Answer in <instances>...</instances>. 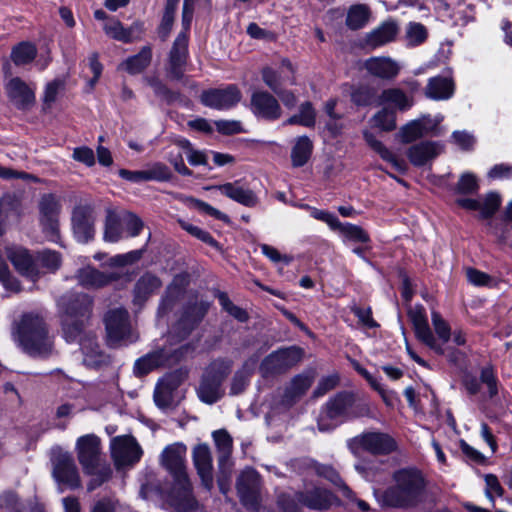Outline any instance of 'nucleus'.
Masks as SVG:
<instances>
[{
  "label": "nucleus",
  "instance_id": "nucleus-1",
  "mask_svg": "<svg viewBox=\"0 0 512 512\" xmlns=\"http://www.w3.org/2000/svg\"><path fill=\"white\" fill-rule=\"evenodd\" d=\"M93 300L84 293L69 292L57 300L63 337L68 343L79 342L83 361L87 366L98 367L105 362V355L91 335H85V327L92 314Z\"/></svg>",
  "mask_w": 512,
  "mask_h": 512
},
{
  "label": "nucleus",
  "instance_id": "nucleus-2",
  "mask_svg": "<svg viewBox=\"0 0 512 512\" xmlns=\"http://www.w3.org/2000/svg\"><path fill=\"white\" fill-rule=\"evenodd\" d=\"M425 479L416 468H400L393 472L391 485L381 496L384 506L412 509L422 503L425 493Z\"/></svg>",
  "mask_w": 512,
  "mask_h": 512
},
{
  "label": "nucleus",
  "instance_id": "nucleus-3",
  "mask_svg": "<svg viewBox=\"0 0 512 512\" xmlns=\"http://www.w3.org/2000/svg\"><path fill=\"white\" fill-rule=\"evenodd\" d=\"M187 448L182 443H173L164 448L160 462L174 478L172 494L175 505L181 512H192L197 509L198 502L192 494V486L186 473L185 458Z\"/></svg>",
  "mask_w": 512,
  "mask_h": 512
},
{
  "label": "nucleus",
  "instance_id": "nucleus-4",
  "mask_svg": "<svg viewBox=\"0 0 512 512\" xmlns=\"http://www.w3.org/2000/svg\"><path fill=\"white\" fill-rule=\"evenodd\" d=\"M75 450L83 472L93 477L87 486L89 491H93L111 478L112 469L102 458L101 442L97 436L88 434L79 437Z\"/></svg>",
  "mask_w": 512,
  "mask_h": 512
},
{
  "label": "nucleus",
  "instance_id": "nucleus-5",
  "mask_svg": "<svg viewBox=\"0 0 512 512\" xmlns=\"http://www.w3.org/2000/svg\"><path fill=\"white\" fill-rule=\"evenodd\" d=\"M17 337L23 349L32 356L46 357L53 349L47 327L42 317L29 313L22 316L17 327Z\"/></svg>",
  "mask_w": 512,
  "mask_h": 512
},
{
  "label": "nucleus",
  "instance_id": "nucleus-6",
  "mask_svg": "<svg viewBox=\"0 0 512 512\" xmlns=\"http://www.w3.org/2000/svg\"><path fill=\"white\" fill-rule=\"evenodd\" d=\"M230 371V362L224 360L214 361L207 367L197 389L198 397L202 402L213 404L224 395L222 383Z\"/></svg>",
  "mask_w": 512,
  "mask_h": 512
},
{
  "label": "nucleus",
  "instance_id": "nucleus-7",
  "mask_svg": "<svg viewBox=\"0 0 512 512\" xmlns=\"http://www.w3.org/2000/svg\"><path fill=\"white\" fill-rule=\"evenodd\" d=\"M408 316L413 324L416 337L439 355H444L452 363H458L463 353L459 350L443 348L434 337L427 321L426 312L423 306L416 305L408 311Z\"/></svg>",
  "mask_w": 512,
  "mask_h": 512
},
{
  "label": "nucleus",
  "instance_id": "nucleus-8",
  "mask_svg": "<svg viewBox=\"0 0 512 512\" xmlns=\"http://www.w3.org/2000/svg\"><path fill=\"white\" fill-rule=\"evenodd\" d=\"M303 350L297 346L280 348L267 355L260 363L259 372L265 379L288 372L301 361Z\"/></svg>",
  "mask_w": 512,
  "mask_h": 512
},
{
  "label": "nucleus",
  "instance_id": "nucleus-9",
  "mask_svg": "<svg viewBox=\"0 0 512 512\" xmlns=\"http://www.w3.org/2000/svg\"><path fill=\"white\" fill-rule=\"evenodd\" d=\"M187 349L188 348L184 346L179 349H172L171 347L165 346L154 350L136 360L134 373L137 376H143L157 368L170 367L181 360Z\"/></svg>",
  "mask_w": 512,
  "mask_h": 512
},
{
  "label": "nucleus",
  "instance_id": "nucleus-10",
  "mask_svg": "<svg viewBox=\"0 0 512 512\" xmlns=\"http://www.w3.org/2000/svg\"><path fill=\"white\" fill-rule=\"evenodd\" d=\"M353 404V397L349 394H337L322 408L318 417V429L328 432L335 429L347 418L348 410Z\"/></svg>",
  "mask_w": 512,
  "mask_h": 512
},
{
  "label": "nucleus",
  "instance_id": "nucleus-11",
  "mask_svg": "<svg viewBox=\"0 0 512 512\" xmlns=\"http://www.w3.org/2000/svg\"><path fill=\"white\" fill-rule=\"evenodd\" d=\"M348 445L354 453L359 448L374 455H388L397 450L395 439L391 435L379 431L364 432L349 440Z\"/></svg>",
  "mask_w": 512,
  "mask_h": 512
},
{
  "label": "nucleus",
  "instance_id": "nucleus-12",
  "mask_svg": "<svg viewBox=\"0 0 512 512\" xmlns=\"http://www.w3.org/2000/svg\"><path fill=\"white\" fill-rule=\"evenodd\" d=\"M52 475L55 481L64 488L77 489L81 486V479L73 456L61 450L52 456Z\"/></svg>",
  "mask_w": 512,
  "mask_h": 512
},
{
  "label": "nucleus",
  "instance_id": "nucleus-13",
  "mask_svg": "<svg viewBox=\"0 0 512 512\" xmlns=\"http://www.w3.org/2000/svg\"><path fill=\"white\" fill-rule=\"evenodd\" d=\"M236 489L242 505L257 510L261 501V478L253 468L244 469L237 478Z\"/></svg>",
  "mask_w": 512,
  "mask_h": 512
},
{
  "label": "nucleus",
  "instance_id": "nucleus-14",
  "mask_svg": "<svg viewBox=\"0 0 512 512\" xmlns=\"http://www.w3.org/2000/svg\"><path fill=\"white\" fill-rule=\"evenodd\" d=\"M105 326L110 345L131 343L135 340L131 332L129 314L124 308L110 310L105 316Z\"/></svg>",
  "mask_w": 512,
  "mask_h": 512
},
{
  "label": "nucleus",
  "instance_id": "nucleus-15",
  "mask_svg": "<svg viewBox=\"0 0 512 512\" xmlns=\"http://www.w3.org/2000/svg\"><path fill=\"white\" fill-rule=\"evenodd\" d=\"M110 449L112 459L118 469L134 465L143 454L136 439L130 435L114 437L111 440Z\"/></svg>",
  "mask_w": 512,
  "mask_h": 512
},
{
  "label": "nucleus",
  "instance_id": "nucleus-16",
  "mask_svg": "<svg viewBox=\"0 0 512 512\" xmlns=\"http://www.w3.org/2000/svg\"><path fill=\"white\" fill-rule=\"evenodd\" d=\"M242 98L240 89L229 84L224 87L208 89L202 92L201 102L203 105L217 110H227L236 106Z\"/></svg>",
  "mask_w": 512,
  "mask_h": 512
},
{
  "label": "nucleus",
  "instance_id": "nucleus-17",
  "mask_svg": "<svg viewBox=\"0 0 512 512\" xmlns=\"http://www.w3.org/2000/svg\"><path fill=\"white\" fill-rule=\"evenodd\" d=\"M95 212L90 205H78L73 209L72 230L78 242L87 243L95 235Z\"/></svg>",
  "mask_w": 512,
  "mask_h": 512
},
{
  "label": "nucleus",
  "instance_id": "nucleus-18",
  "mask_svg": "<svg viewBox=\"0 0 512 512\" xmlns=\"http://www.w3.org/2000/svg\"><path fill=\"white\" fill-rule=\"evenodd\" d=\"M265 85L273 92L278 91L284 84H296V68L288 58H282L278 69L266 66L261 70Z\"/></svg>",
  "mask_w": 512,
  "mask_h": 512
},
{
  "label": "nucleus",
  "instance_id": "nucleus-19",
  "mask_svg": "<svg viewBox=\"0 0 512 512\" xmlns=\"http://www.w3.org/2000/svg\"><path fill=\"white\" fill-rule=\"evenodd\" d=\"M6 255L14 268L22 275L35 281L39 278L41 272L36 263V259L29 251L21 246L11 245L6 247Z\"/></svg>",
  "mask_w": 512,
  "mask_h": 512
},
{
  "label": "nucleus",
  "instance_id": "nucleus-20",
  "mask_svg": "<svg viewBox=\"0 0 512 512\" xmlns=\"http://www.w3.org/2000/svg\"><path fill=\"white\" fill-rule=\"evenodd\" d=\"M119 176L132 183H141L147 181H168L172 177V172L167 165L161 162H155L143 170L131 171L120 169Z\"/></svg>",
  "mask_w": 512,
  "mask_h": 512
},
{
  "label": "nucleus",
  "instance_id": "nucleus-21",
  "mask_svg": "<svg viewBox=\"0 0 512 512\" xmlns=\"http://www.w3.org/2000/svg\"><path fill=\"white\" fill-rule=\"evenodd\" d=\"M5 92L11 103L18 109H28L35 103V87L30 86L20 77L11 78L5 84Z\"/></svg>",
  "mask_w": 512,
  "mask_h": 512
},
{
  "label": "nucleus",
  "instance_id": "nucleus-22",
  "mask_svg": "<svg viewBox=\"0 0 512 512\" xmlns=\"http://www.w3.org/2000/svg\"><path fill=\"white\" fill-rule=\"evenodd\" d=\"M443 152L444 144L442 142L426 140L410 146L406 155L411 164L421 167L430 164Z\"/></svg>",
  "mask_w": 512,
  "mask_h": 512
},
{
  "label": "nucleus",
  "instance_id": "nucleus-23",
  "mask_svg": "<svg viewBox=\"0 0 512 512\" xmlns=\"http://www.w3.org/2000/svg\"><path fill=\"white\" fill-rule=\"evenodd\" d=\"M253 113L267 120H277L282 115L278 100L267 91H255L251 96Z\"/></svg>",
  "mask_w": 512,
  "mask_h": 512
},
{
  "label": "nucleus",
  "instance_id": "nucleus-24",
  "mask_svg": "<svg viewBox=\"0 0 512 512\" xmlns=\"http://www.w3.org/2000/svg\"><path fill=\"white\" fill-rule=\"evenodd\" d=\"M193 462L202 485L211 491L214 486L212 456L208 445L199 444L193 449Z\"/></svg>",
  "mask_w": 512,
  "mask_h": 512
},
{
  "label": "nucleus",
  "instance_id": "nucleus-25",
  "mask_svg": "<svg viewBox=\"0 0 512 512\" xmlns=\"http://www.w3.org/2000/svg\"><path fill=\"white\" fill-rule=\"evenodd\" d=\"M188 57V37L181 32L175 39L169 54V73L175 79L183 76Z\"/></svg>",
  "mask_w": 512,
  "mask_h": 512
},
{
  "label": "nucleus",
  "instance_id": "nucleus-26",
  "mask_svg": "<svg viewBox=\"0 0 512 512\" xmlns=\"http://www.w3.org/2000/svg\"><path fill=\"white\" fill-rule=\"evenodd\" d=\"M120 277L119 272H101L91 266L79 269L76 274L79 284L88 289L102 288Z\"/></svg>",
  "mask_w": 512,
  "mask_h": 512
},
{
  "label": "nucleus",
  "instance_id": "nucleus-27",
  "mask_svg": "<svg viewBox=\"0 0 512 512\" xmlns=\"http://www.w3.org/2000/svg\"><path fill=\"white\" fill-rule=\"evenodd\" d=\"M398 32L399 26L396 21H384L365 35L364 44L370 49H376L394 41Z\"/></svg>",
  "mask_w": 512,
  "mask_h": 512
},
{
  "label": "nucleus",
  "instance_id": "nucleus-28",
  "mask_svg": "<svg viewBox=\"0 0 512 512\" xmlns=\"http://www.w3.org/2000/svg\"><path fill=\"white\" fill-rule=\"evenodd\" d=\"M364 68L382 80H392L400 72V65L390 57H371L364 62Z\"/></svg>",
  "mask_w": 512,
  "mask_h": 512
},
{
  "label": "nucleus",
  "instance_id": "nucleus-29",
  "mask_svg": "<svg viewBox=\"0 0 512 512\" xmlns=\"http://www.w3.org/2000/svg\"><path fill=\"white\" fill-rule=\"evenodd\" d=\"M378 105L388 107L395 112L408 111L414 105L413 96L407 95L403 90L399 88H387L384 89L378 97Z\"/></svg>",
  "mask_w": 512,
  "mask_h": 512
},
{
  "label": "nucleus",
  "instance_id": "nucleus-30",
  "mask_svg": "<svg viewBox=\"0 0 512 512\" xmlns=\"http://www.w3.org/2000/svg\"><path fill=\"white\" fill-rule=\"evenodd\" d=\"M297 498L301 504L314 510H326L336 501V498L331 492L322 488H313L305 492L297 493Z\"/></svg>",
  "mask_w": 512,
  "mask_h": 512
},
{
  "label": "nucleus",
  "instance_id": "nucleus-31",
  "mask_svg": "<svg viewBox=\"0 0 512 512\" xmlns=\"http://www.w3.org/2000/svg\"><path fill=\"white\" fill-rule=\"evenodd\" d=\"M162 286L161 280L151 273L143 274L136 282L133 290V303L139 307Z\"/></svg>",
  "mask_w": 512,
  "mask_h": 512
},
{
  "label": "nucleus",
  "instance_id": "nucleus-32",
  "mask_svg": "<svg viewBox=\"0 0 512 512\" xmlns=\"http://www.w3.org/2000/svg\"><path fill=\"white\" fill-rule=\"evenodd\" d=\"M222 195L244 205L247 207H253L257 204V197L255 193L245 188L239 181L229 182L214 187Z\"/></svg>",
  "mask_w": 512,
  "mask_h": 512
},
{
  "label": "nucleus",
  "instance_id": "nucleus-33",
  "mask_svg": "<svg viewBox=\"0 0 512 512\" xmlns=\"http://www.w3.org/2000/svg\"><path fill=\"white\" fill-rule=\"evenodd\" d=\"M314 381L312 372L302 373L294 376L286 386L282 401L286 405H292L296 400L302 397L311 387Z\"/></svg>",
  "mask_w": 512,
  "mask_h": 512
},
{
  "label": "nucleus",
  "instance_id": "nucleus-34",
  "mask_svg": "<svg viewBox=\"0 0 512 512\" xmlns=\"http://www.w3.org/2000/svg\"><path fill=\"white\" fill-rule=\"evenodd\" d=\"M455 86L451 77L435 76L428 80L425 95L432 100H447L454 94Z\"/></svg>",
  "mask_w": 512,
  "mask_h": 512
},
{
  "label": "nucleus",
  "instance_id": "nucleus-35",
  "mask_svg": "<svg viewBox=\"0 0 512 512\" xmlns=\"http://www.w3.org/2000/svg\"><path fill=\"white\" fill-rule=\"evenodd\" d=\"M363 137L371 149H373L384 161L391 163V165L399 172H405L407 165L403 160L398 159L392 151H390L375 135L365 130Z\"/></svg>",
  "mask_w": 512,
  "mask_h": 512
},
{
  "label": "nucleus",
  "instance_id": "nucleus-36",
  "mask_svg": "<svg viewBox=\"0 0 512 512\" xmlns=\"http://www.w3.org/2000/svg\"><path fill=\"white\" fill-rule=\"evenodd\" d=\"M152 49L150 46H144L138 54L133 55L123 61L119 68L127 71L131 75L143 72L151 63Z\"/></svg>",
  "mask_w": 512,
  "mask_h": 512
},
{
  "label": "nucleus",
  "instance_id": "nucleus-37",
  "mask_svg": "<svg viewBox=\"0 0 512 512\" xmlns=\"http://www.w3.org/2000/svg\"><path fill=\"white\" fill-rule=\"evenodd\" d=\"M139 27L140 25L135 23L129 28H125L122 23L115 18H111L103 24V30L107 36L124 43L133 41V33L135 30L139 29Z\"/></svg>",
  "mask_w": 512,
  "mask_h": 512
},
{
  "label": "nucleus",
  "instance_id": "nucleus-38",
  "mask_svg": "<svg viewBox=\"0 0 512 512\" xmlns=\"http://www.w3.org/2000/svg\"><path fill=\"white\" fill-rule=\"evenodd\" d=\"M313 151V143L307 136H300L295 140L291 151L293 167H302L310 159Z\"/></svg>",
  "mask_w": 512,
  "mask_h": 512
},
{
  "label": "nucleus",
  "instance_id": "nucleus-39",
  "mask_svg": "<svg viewBox=\"0 0 512 512\" xmlns=\"http://www.w3.org/2000/svg\"><path fill=\"white\" fill-rule=\"evenodd\" d=\"M123 216L119 217L115 212L108 211L105 221L104 240L115 243L124 237Z\"/></svg>",
  "mask_w": 512,
  "mask_h": 512
},
{
  "label": "nucleus",
  "instance_id": "nucleus-40",
  "mask_svg": "<svg viewBox=\"0 0 512 512\" xmlns=\"http://www.w3.org/2000/svg\"><path fill=\"white\" fill-rule=\"evenodd\" d=\"M218 451V465L225 466L230 463V455L232 452V438L225 430H217L213 432Z\"/></svg>",
  "mask_w": 512,
  "mask_h": 512
},
{
  "label": "nucleus",
  "instance_id": "nucleus-41",
  "mask_svg": "<svg viewBox=\"0 0 512 512\" xmlns=\"http://www.w3.org/2000/svg\"><path fill=\"white\" fill-rule=\"evenodd\" d=\"M370 14L366 4H354L347 12L346 25L352 30L361 29L368 23Z\"/></svg>",
  "mask_w": 512,
  "mask_h": 512
},
{
  "label": "nucleus",
  "instance_id": "nucleus-42",
  "mask_svg": "<svg viewBox=\"0 0 512 512\" xmlns=\"http://www.w3.org/2000/svg\"><path fill=\"white\" fill-rule=\"evenodd\" d=\"M178 383L172 376H167L161 379L154 392V400L159 407H168L172 401V392L177 387Z\"/></svg>",
  "mask_w": 512,
  "mask_h": 512
},
{
  "label": "nucleus",
  "instance_id": "nucleus-43",
  "mask_svg": "<svg viewBox=\"0 0 512 512\" xmlns=\"http://www.w3.org/2000/svg\"><path fill=\"white\" fill-rule=\"evenodd\" d=\"M488 226L489 233L497 239L499 244L512 247V221L502 217L501 219H495L490 221L488 223Z\"/></svg>",
  "mask_w": 512,
  "mask_h": 512
},
{
  "label": "nucleus",
  "instance_id": "nucleus-44",
  "mask_svg": "<svg viewBox=\"0 0 512 512\" xmlns=\"http://www.w3.org/2000/svg\"><path fill=\"white\" fill-rule=\"evenodd\" d=\"M373 127L384 132H390L396 129V112L388 107H383L370 119Z\"/></svg>",
  "mask_w": 512,
  "mask_h": 512
},
{
  "label": "nucleus",
  "instance_id": "nucleus-45",
  "mask_svg": "<svg viewBox=\"0 0 512 512\" xmlns=\"http://www.w3.org/2000/svg\"><path fill=\"white\" fill-rule=\"evenodd\" d=\"M40 221L58 219L61 205L59 199L53 194H45L39 202Z\"/></svg>",
  "mask_w": 512,
  "mask_h": 512
},
{
  "label": "nucleus",
  "instance_id": "nucleus-46",
  "mask_svg": "<svg viewBox=\"0 0 512 512\" xmlns=\"http://www.w3.org/2000/svg\"><path fill=\"white\" fill-rule=\"evenodd\" d=\"M37 55L35 45L22 42L15 46L11 52V59L17 66H23L32 62Z\"/></svg>",
  "mask_w": 512,
  "mask_h": 512
},
{
  "label": "nucleus",
  "instance_id": "nucleus-47",
  "mask_svg": "<svg viewBox=\"0 0 512 512\" xmlns=\"http://www.w3.org/2000/svg\"><path fill=\"white\" fill-rule=\"evenodd\" d=\"M208 306V303L201 302L188 308L178 323L179 326L188 327V331L185 332V335L189 333L194 325L201 321L207 312Z\"/></svg>",
  "mask_w": 512,
  "mask_h": 512
},
{
  "label": "nucleus",
  "instance_id": "nucleus-48",
  "mask_svg": "<svg viewBox=\"0 0 512 512\" xmlns=\"http://www.w3.org/2000/svg\"><path fill=\"white\" fill-rule=\"evenodd\" d=\"M434 8L445 17L453 19L455 23L460 20L463 5L460 0H433Z\"/></svg>",
  "mask_w": 512,
  "mask_h": 512
},
{
  "label": "nucleus",
  "instance_id": "nucleus-49",
  "mask_svg": "<svg viewBox=\"0 0 512 512\" xmlns=\"http://www.w3.org/2000/svg\"><path fill=\"white\" fill-rule=\"evenodd\" d=\"M316 113L310 102H304L300 105L299 113L291 116L286 120L285 124L288 125H302L305 127H312L315 124Z\"/></svg>",
  "mask_w": 512,
  "mask_h": 512
},
{
  "label": "nucleus",
  "instance_id": "nucleus-50",
  "mask_svg": "<svg viewBox=\"0 0 512 512\" xmlns=\"http://www.w3.org/2000/svg\"><path fill=\"white\" fill-rule=\"evenodd\" d=\"M336 230H338L345 239L349 241L360 243H367L370 241V237L364 229L351 223L340 222V225L336 226Z\"/></svg>",
  "mask_w": 512,
  "mask_h": 512
},
{
  "label": "nucleus",
  "instance_id": "nucleus-51",
  "mask_svg": "<svg viewBox=\"0 0 512 512\" xmlns=\"http://www.w3.org/2000/svg\"><path fill=\"white\" fill-rule=\"evenodd\" d=\"M178 2L179 0H166L164 14L159 27V34L163 40L168 37V34L171 31Z\"/></svg>",
  "mask_w": 512,
  "mask_h": 512
},
{
  "label": "nucleus",
  "instance_id": "nucleus-52",
  "mask_svg": "<svg viewBox=\"0 0 512 512\" xmlns=\"http://www.w3.org/2000/svg\"><path fill=\"white\" fill-rule=\"evenodd\" d=\"M428 36L426 27L417 22H410L406 26L405 38L409 46L422 44Z\"/></svg>",
  "mask_w": 512,
  "mask_h": 512
},
{
  "label": "nucleus",
  "instance_id": "nucleus-53",
  "mask_svg": "<svg viewBox=\"0 0 512 512\" xmlns=\"http://www.w3.org/2000/svg\"><path fill=\"white\" fill-rule=\"evenodd\" d=\"M418 120L424 136H439L442 134L441 128L439 127L440 123L444 120V116L442 114H437L435 116L425 114L419 117Z\"/></svg>",
  "mask_w": 512,
  "mask_h": 512
},
{
  "label": "nucleus",
  "instance_id": "nucleus-54",
  "mask_svg": "<svg viewBox=\"0 0 512 512\" xmlns=\"http://www.w3.org/2000/svg\"><path fill=\"white\" fill-rule=\"evenodd\" d=\"M399 137L403 143H411L424 137L418 118L402 126L399 131Z\"/></svg>",
  "mask_w": 512,
  "mask_h": 512
},
{
  "label": "nucleus",
  "instance_id": "nucleus-55",
  "mask_svg": "<svg viewBox=\"0 0 512 512\" xmlns=\"http://www.w3.org/2000/svg\"><path fill=\"white\" fill-rule=\"evenodd\" d=\"M431 320L432 324L435 330V333L437 334L438 338L441 340L440 345L446 344L450 338H451V328L449 324L441 317V315L436 312L432 311L431 313ZM445 348L444 346H442ZM451 349V347H449ZM452 350H454L452 348Z\"/></svg>",
  "mask_w": 512,
  "mask_h": 512
},
{
  "label": "nucleus",
  "instance_id": "nucleus-56",
  "mask_svg": "<svg viewBox=\"0 0 512 512\" xmlns=\"http://www.w3.org/2000/svg\"><path fill=\"white\" fill-rule=\"evenodd\" d=\"M35 259L38 266L41 265V267L48 271H55L61 265L60 254L51 250H43L39 252Z\"/></svg>",
  "mask_w": 512,
  "mask_h": 512
},
{
  "label": "nucleus",
  "instance_id": "nucleus-57",
  "mask_svg": "<svg viewBox=\"0 0 512 512\" xmlns=\"http://www.w3.org/2000/svg\"><path fill=\"white\" fill-rule=\"evenodd\" d=\"M218 300L222 308L229 313L232 317L237 319L240 322H245L248 320L247 312L232 303L227 294L219 293Z\"/></svg>",
  "mask_w": 512,
  "mask_h": 512
},
{
  "label": "nucleus",
  "instance_id": "nucleus-58",
  "mask_svg": "<svg viewBox=\"0 0 512 512\" xmlns=\"http://www.w3.org/2000/svg\"><path fill=\"white\" fill-rule=\"evenodd\" d=\"M500 205V196L494 192L488 193L484 200L481 201V207L479 209L480 216L485 219L491 217L498 210Z\"/></svg>",
  "mask_w": 512,
  "mask_h": 512
},
{
  "label": "nucleus",
  "instance_id": "nucleus-59",
  "mask_svg": "<svg viewBox=\"0 0 512 512\" xmlns=\"http://www.w3.org/2000/svg\"><path fill=\"white\" fill-rule=\"evenodd\" d=\"M479 185L477 177L470 172L463 173L456 186V190L461 194H474L478 191Z\"/></svg>",
  "mask_w": 512,
  "mask_h": 512
},
{
  "label": "nucleus",
  "instance_id": "nucleus-60",
  "mask_svg": "<svg viewBox=\"0 0 512 512\" xmlns=\"http://www.w3.org/2000/svg\"><path fill=\"white\" fill-rule=\"evenodd\" d=\"M303 207L310 211V215L314 219L325 222L333 230H336V226L340 225V220L328 211L320 210L309 205H304Z\"/></svg>",
  "mask_w": 512,
  "mask_h": 512
},
{
  "label": "nucleus",
  "instance_id": "nucleus-61",
  "mask_svg": "<svg viewBox=\"0 0 512 512\" xmlns=\"http://www.w3.org/2000/svg\"><path fill=\"white\" fill-rule=\"evenodd\" d=\"M65 83L61 79H55L47 83L44 91V105L50 107L57 99L58 93L64 89Z\"/></svg>",
  "mask_w": 512,
  "mask_h": 512
},
{
  "label": "nucleus",
  "instance_id": "nucleus-62",
  "mask_svg": "<svg viewBox=\"0 0 512 512\" xmlns=\"http://www.w3.org/2000/svg\"><path fill=\"white\" fill-rule=\"evenodd\" d=\"M181 227L186 230L189 234L195 236L196 238L200 239L201 241L207 243L208 245L218 248L217 241L211 236V234L205 230H202L201 228L187 223V222H180Z\"/></svg>",
  "mask_w": 512,
  "mask_h": 512
},
{
  "label": "nucleus",
  "instance_id": "nucleus-63",
  "mask_svg": "<svg viewBox=\"0 0 512 512\" xmlns=\"http://www.w3.org/2000/svg\"><path fill=\"white\" fill-rule=\"evenodd\" d=\"M142 256L141 250L130 251L125 254H119L109 259V266L111 267H124L138 261Z\"/></svg>",
  "mask_w": 512,
  "mask_h": 512
},
{
  "label": "nucleus",
  "instance_id": "nucleus-64",
  "mask_svg": "<svg viewBox=\"0 0 512 512\" xmlns=\"http://www.w3.org/2000/svg\"><path fill=\"white\" fill-rule=\"evenodd\" d=\"M451 141L465 151L471 150L475 144L474 136L467 131H454Z\"/></svg>",
  "mask_w": 512,
  "mask_h": 512
}]
</instances>
